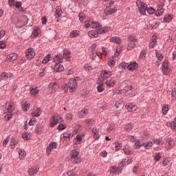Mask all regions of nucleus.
<instances>
[{
    "instance_id": "obj_16",
    "label": "nucleus",
    "mask_w": 176,
    "mask_h": 176,
    "mask_svg": "<svg viewBox=\"0 0 176 176\" xmlns=\"http://www.w3.org/2000/svg\"><path fill=\"white\" fill-rule=\"evenodd\" d=\"M85 135H86V134H85V133H80V134L77 135L76 138L75 139V143L77 145L82 144V142H83V138H85Z\"/></svg>"
},
{
    "instance_id": "obj_28",
    "label": "nucleus",
    "mask_w": 176,
    "mask_h": 176,
    "mask_svg": "<svg viewBox=\"0 0 176 176\" xmlns=\"http://www.w3.org/2000/svg\"><path fill=\"white\" fill-rule=\"evenodd\" d=\"M85 127H90L94 124H95L96 121H94V119L93 118H89L85 120Z\"/></svg>"
},
{
    "instance_id": "obj_10",
    "label": "nucleus",
    "mask_w": 176,
    "mask_h": 176,
    "mask_svg": "<svg viewBox=\"0 0 176 176\" xmlns=\"http://www.w3.org/2000/svg\"><path fill=\"white\" fill-rule=\"evenodd\" d=\"M26 58L28 60H32L35 57V50L33 48H29L25 52Z\"/></svg>"
},
{
    "instance_id": "obj_4",
    "label": "nucleus",
    "mask_w": 176,
    "mask_h": 176,
    "mask_svg": "<svg viewBox=\"0 0 176 176\" xmlns=\"http://www.w3.org/2000/svg\"><path fill=\"white\" fill-rule=\"evenodd\" d=\"M63 122V117L59 115L53 116L50 119V127H54L56 124Z\"/></svg>"
},
{
    "instance_id": "obj_38",
    "label": "nucleus",
    "mask_w": 176,
    "mask_h": 176,
    "mask_svg": "<svg viewBox=\"0 0 176 176\" xmlns=\"http://www.w3.org/2000/svg\"><path fill=\"white\" fill-rule=\"evenodd\" d=\"M67 176H78V170L74 168L67 172Z\"/></svg>"
},
{
    "instance_id": "obj_17",
    "label": "nucleus",
    "mask_w": 176,
    "mask_h": 176,
    "mask_svg": "<svg viewBox=\"0 0 176 176\" xmlns=\"http://www.w3.org/2000/svg\"><path fill=\"white\" fill-rule=\"evenodd\" d=\"M0 76L2 80H7V79H12V78H13V74H12V73L2 72Z\"/></svg>"
},
{
    "instance_id": "obj_35",
    "label": "nucleus",
    "mask_w": 176,
    "mask_h": 176,
    "mask_svg": "<svg viewBox=\"0 0 176 176\" xmlns=\"http://www.w3.org/2000/svg\"><path fill=\"white\" fill-rule=\"evenodd\" d=\"M7 60H8V61H15V60H17V54H10L7 57Z\"/></svg>"
},
{
    "instance_id": "obj_26",
    "label": "nucleus",
    "mask_w": 176,
    "mask_h": 176,
    "mask_svg": "<svg viewBox=\"0 0 176 176\" xmlns=\"http://www.w3.org/2000/svg\"><path fill=\"white\" fill-rule=\"evenodd\" d=\"M88 113H89L88 109H82L81 111H80L78 113V118L82 119V118H85V116H86V115H87Z\"/></svg>"
},
{
    "instance_id": "obj_56",
    "label": "nucleus",
    "mask_w": 176,
    "mask_h": 176,
    "mask_svg": "<svg viewBox=\"0 0 176 176\" xmlns=\"http://www.w3.org/2000/svg\"><path fill=\"white\" fill-rule=\"evenodd\" d=\"M84 69L86 71V72H90V71H92L93 67L91 66L90 64H86L84 66Z\"/></svg>"
},
{
    "instance_id": "obj_49",
    "label": "nucleus",
    "mask_w": 176,
    "mask_h": 176,
    "mask_svg": "<svg viewBox=\"0 0 176 176\" xmlns=\"http://www.w3.org/2000/svg\"><path fill=\"white\" fill-rule=\"evenodd\" d=\"M109 30H110L109 28L104 27V28H100L98 30V33H99V34H105V33L108 32L109 31Z\"/></svg>"
},
{
    "instance_id": "obj_62",
    "label": "nucleus",
    "mask_w": 176,
    "mask_h": 176,
    "mask_svg": "<svg viewBox=\"0 0 176 176\" xmlns=\"http://www.w3.org/2000/svg\"><path fill=\"white\" fill-rule=\"evenodd\" d=\"M115 148H116V151H119V149H120V148H122V143L120 142H115Z\"/></svg>"
},
{
    "instance_id": "obj_5",
    "label": "nucleus",
    "mask_w": 176,
    "mask_h": 176,
    "mask_svg": "<svg viewBox=\"0 0 176 176\" xmlns=\"http://www.w3.org/2000/svg\"><path fill=\"white\" fill-rule=\"evenodd\" d=\"M137 42H138V39L135 38V36H129V43L128 44V46L126 47L127 50H133L134 47H135L137 45Z\"/></svg>"
},
{
    "instance_id": "obj_57",
    "label": "nucleus",
    "mask_w": 176,
    "mask_h": 176,
    "mask_svg": "<svg viewBox=\"0 0 176 176\" xmlns=\"http://www.w3.org/2000/svg\"><path fill=\"white\" fill-rule=\"evenodd\" d=\"M83 129V126L80 125H76L74 129V133L76 134V133H80Z\"/></svg>"
},
{
    "instance_id": "obj_47",
    "label": "nucleus",
    "mask_w": 176,
    "mask_h": 176,
    "mask_svg": "<svg viewBox=\"0 0 176 176\" xmlns=\"http://www.w3.org/2000/svg\"><path fill=\"white\" fill-rule=\"evenodd\" d=\"M22 109L23 111H27L28 109H30V102H24L22 105Z\"/></svg>"
},
{
    "instance_id": "obj_32",
    "label": "nucleus",
    "mask_w": 176,
    "mask_h": 176,
    "mask_svg": "<svg viewBox=\"0 0 176 176\" xmlns=\"http://www.w3.org/2000/svg\"><path fill=\"white\" fill-rule=\"evenodd\" d=\"M168 127H170L171 130L176 131V122L174 121H170L166 123Z\"/></svg>"
},
{
    "instance_id": "obj_54",
    "label": "nucleus",
    "mask_w": 176,
    "mask_h": 176,
    "mask_svg": "<svg viewBox=\"0 0 176 176\" xmlns=\"http://www.w3.org/2000/svg\"><path fill=\"white\" fill-rule=\"evenodd\" d=\"M132 129H133V125L130 123L126 124L124 126L125 131H127L128 133L131 131Z\"/></svg>"
},
{
    "instance_id": "obj_63",
    "label": "nucleus",
    "mask_w": 176,
    "mask_h": 176,
    "mask_svg": "<svg viewBox=\"0 0 176 176\" xmlns=\"http://www.w3.org/2000/svg\"><path fill=\"white\" fill-rule=\"evenodd\" d=\"M168 112V106L164 105V107H162L163 115H167Z\"/></svg>"
},
{
    "instance_id": "obj_44",
    "label": "nucleus",
    "mask_w": 176,
    "mask_h": 176,
    "mask_svg": "<svg viewBox=\"0 0 176 176\" xmlns=\"http://www.w3.org/2000/svg\"><path fill=\"white\" fill-rule=\"evenodd\" d=\"M175 144V143L174 142V140H173V139L168 138L166 140V146H174Z\"/></svg>"
},
{
    "instance_id": "obj_43",
    "label": "nucleus",
    "mask_w": 176,
    "mask_h": 176,
    "mask_svg": "<svg viewBox=\"0 0 176 176\" xmlns=\"http://www.w3.org/2000/svg\"><path fill=\"white\" fill-rule=\"evenodd\" d=\"M52 60V55L47 54L43 60V64H47Z\"/></svg>"
},
{
    "instance_id": "obj_13",
    "label": "nucleus",
    "mask_w": 176,
    "mask_h": 176,
    "mask_svg": "<svg viewBox=\"0 0 176 176\" xmlns=\"http://www.w3.org/2000/svg\"><path fill=\"white\" fill-rule=\"evenodd\" d=\"M105 83L107 87H113L116 84V78H115V77H111L107 80Z\"/></svg>"
},
{
    "instance_id": "obj_53",
    "label": "nucleus",
    "mask_w": 176,
    "mask_h": 176,
    "mask_svg": "<svg viewBox=\"0 0 176 176\" xmlns=\"http://www.w3.org/2000/svg\"><path fill=\"white\" fill-rule=\"evenodd\" d=\"M120 68H122V69H129V63L122 62L119 65Z\"/></svg>"
},
{
    "instance_id": "obj_15",
    "label": "nucleus",
    "mask_w": 176,
    "mask_h": 176,
    "mask_svg": "<svg viewBox=\"0 0 176 176\" xmlns=\"http://www.w3.org/2000/svg\"><path fill=\"white\" fill-rule=\"evenodd\" d=\"M57 148V143L52 142V143H50L47 148V154L50 155L52 153V151L54 149H56Z\"/></svg>"
},
{
    "instance_id": "obj_59",
    "label": "nucleus",
    "mask_w": 176,
    "mask_h": 176,
    "mask_svg": "<svg viewBox=\"0 0 176 176\" xmlns=\"http://www.w3.org/2000/svg\"><path fill=\"white\" fill-rule=\"evenodd\" d=\"M57 129H58L60 131H61V130H65V129H67V124H63V123L59 124L58 126V127H57Z\"/></svg>"
},
{
    "instance_id": "obj_33",
    "label": "nucleus",
    "mask_w": 176,
    "mask_h": 176,
    "mask_svg": "<svg viewBox=\"0 0 176 176\" xmlns=\"http://www.w3.org/2000/svg\"><path fill=\"white\" fill-rule=\"evenodd\" d=\"M153 146V140L143 143V146L145 149H150Z\"/></svg>"
},
{
    "instance_id": "obj_46",
    "label": "nucleus",
    "mask_w": 176,
    "mask_h": 176,
    "mask_svg": "<svg viewBox=\"0 0 176 176\" xmlns=\"http://www.w3.org/2000/svg\"><path fill=\"white\" fill-rule=\"evenodd\" d=\"M163 13H164V8H157L155 14L157 17H160V16H163Z\"/></svg>"
},
{
    "instance_id": "obj_25",
    "label": "nucleus",
    "mask_w": 176,
    "mask_h": 176,
    "mask_svg": "<svg viewBox=\"0 0 176 176\" xmlns=\"http://www.w3.org/2000/svg\"><path fill=\"white\" fill-rule=\"evenodd\" d=\"M138 68V64L137 62H132L130 64H129L128 69L129 71H135V69H137Z\"/></svg>"
},
{
    "instance_id": "obj_11",
    "label": "nucleus",
    "mask_w": 176,
    "mask_h": 176,
    "mask_svg": "<svg viewBox=\"0 0 176 176\" xmlns=\"http://www.w3.org/2000/svg\"><path fill=\"white\" fill-rule=\"evenodd\" d=\"M20 141L19 140V138L16 137L12 138L10 142V146L11 149H14L16 146H17L19 144Z\"/></svg>"
},
{
    "instance_id": "obj_61",
    "label": "nucleus",
    "mask_w": 176,
    "mask_h": 176,
    "mask_svg": "<svg viewBox=\"0 0 176 176\" xmlns=\"http://www.w3.org/2000/svg\"><path fill=\"white\" fill-rule=\"evenodd\" d=\"M170 164V159L166 158L162 161V166L166 167V166H168Z\"/></svg>"
},
{
    "instance_id": "obj_8",
    "label": "nucleus",
    "mask_w": 176,
    "mask_h": 176,
    "mask_svg": "<svg viewBox=\"0 0 176 176\" xmlns=\"http://www.w3.org/2000/svg\"><path fill=\"white\" fill-rule=\"evenodd\" d=\"M133 87L131 85L129 86H124V82L122 84V85L120 87L119 91L117 92V94H122V93H126V91H129V90H132Z\"/></svg>"
},
{
    "instance_id": "obj_37",
    "label": "nucleus",
    "mask_w": 176,
    "mask_h": 176,
    "mask_svg": "<svg viewBox=\"0 0 176 176\" xmlns=\"http://www.w3.org/2000/svg\"><path fill=\"white\" fill-rule=\"evenodd\" d=\"M62 14H63V11L61 10V8L57 7L55 12V16L56 19H58V17H61Z\"/></svg>"
},
{
    "instance_id": "obj_1",
    "label": "nucleus",
    "mask_w": 176,
    "mask_h": 176,
    "mask_svg": "<svg viewBox=\"0 0 176 176\" xmlns=\"http://www.w3.org/2000/svg\"><path fill=\"white\" fill-rule=\"evenodd\" d=\"M8 113L5 116L4 119L8 122V120H10L12 116V112L14 111V104L13 102H10L8 104V107L7 108Z\"/></svg>"
},
{
    "instance_id": "obj_21",
    "label": "nucleus",
    "mask_w": 176,
    "mask_h": 176,
    "mask_svg": "<svg viewBox=\"0 0 176 176\" xmlns=\"http://www.w3.org/2000/svg\"><path fill=\"white\" fill-rule=\"evenodd\" d=\"M64 61V56L61 54H58L54 58V63H63Z\"/></svg>"
},
{
    "instance_id": "obj_55",
    "label": "nucleus",
    "mask_w": 176,
    "mask_h": 176,
    "mask_svg": "<svg viewBox=\"0 0 176 176\" xmlns=\"http://www.w3.org/2000/svg\"><path fill=\"white\" fill-rule=\"evenodd\" d=\"M39 34V28H36L32 34V38H36Z\"/></svg>"
},
{
    "instance_id": "obj_24",
    "label": "nucleus",
    "mask_w": 176,
    "mask_h": 176,
    "mask_svg": "<svg viewBox=\"0 0 176 176\" xmlns=\"http://www.w3.org/2000/svg\"><path fill=\"white\" fill-rule=\"evenodd\" d=\"M116 8H111L107 7L104 10V14L107 16H111V14H113V13H116Z\"/></svg>"
},
{
    "instance_id": "obj_19",
    "label": "nucleus",
    "mask_w": 176,
    "mask_h": 176,
    "mask_svg": "<svg viewBox=\"0 0 176 176\" xmlns=\"http://www.w3.org/2000/svg\"><path fill=\"white\" fill-rule=\"evenodd\" d=\"M49 89L51 93H54L58 90V84L56 82H51L49 85Z\"/></svg>"
},
{
    "instance_id": "obj_50",
    "label": "nucleus",
    "mask_w": 176,
    "mask_h": 176,
    "mask_svg": "<svg viewBox=\"0 0 176 176\" xmlns=\"http://www.w3.org/2000/svg\"><path fill=\"white\" fill-rule=\"evenodd\" d=\"M155 56L159 61H163V58H164V55L160 52H155Z\"/></svg>"
},
{
    "instance_id": "obj_60",
    "label": "nucleus",
    "mask_w": 176,
    "mask_h": 176,
    "mask_svg": "<svg viewBox=\"0 0 176 176\" xmlns=\"http://www.w3.org/2000/svg\"><path fill=\"white\" fill-rule=\"evenodd\" d=\"M125 155H133V149L131 148H123Z\"/></svg>"
},
{
    "instance_id": "obj_34",
    "label": "nucleus",
    "mask_w": 176,
    "mask_h": 176,
    "mask_svg": "<svg viewBox=\"0 0 176 176\" xmlns=\"http://www.w3.org/2000/svg\"><path fill=\"white\" fill-rule=\"evenodd\" d=\"M38 171V168H31L28 169V174L30 176L35 175V174H36Z\"/></svg>"
},
{
    "instance_id": "obj_36",
    "label": "nucleus",
    "mask_w": 176,
    "mask_h": 176,
    "mask_svg": "<svg viewBox=\"0 0 176 176\" xmlns=\"http://www.w3.org/2000/svg\"><path fill=\"white\" fill-rule=\"evenodd\" d=\"M115 64H116V62H115V56H111L109 58V60H108V65L109 67H114L115 66Z\"/></svg>"
},
{
    "instance_id": "obj_52",
    "label": "nucleus",
    "mask_w": 176,
    "mask_h": 176,
    "mask_svg": "<svg viewBox=\"0 0 176 176\" xmlns=\"http://www.w3.org/2000/svg\"><path fill=\"white\" fill-rule=\"evenodd\" d=\"M16 152H18L21 159L25 157V153H24V151L23 150L17 148Z\"/></svg>"
},
{
    "instance_id": "obj_18",
    "label": "nucleus",
    "mask_w": 176,
    "mask_h": 176,
    "mask_svg": "<svg viewBox=\"0 0 176 176\" xmlns=\"http://www.w3.org/2000/svg\"><path fill=\"white\" fill-rule=\"evenodd\" d=\"M63 55V58H65L66 61H71L72 56L71 55V52L69 51V50H64Z\"/></svg>"
},
{
    "instance_id": "obj_58",
    "label": "nucleus",
    "mask_w": 176,
    "mask_h": 176,
    "mask_svg": "<svg viewBox=\"0 0 176 176\" xmlns=\"http://www.w3.org/2000/svg\"><path fill=\"white\" fill-rule=\"evenodd\" d=\"M22 137L23 140H26L27 141H28V140L31 139V134L29 133H25L22 135Z\"/></svg>"
},
{
    "instance_id": "obj_14",
    "label": "nucleus",
    "mask_w": 176,
    "mask_h": 176,
    "mask_svg": "<svg viewBox=\"0 0 176 176\" xmlns=\"http://www.w3.org/2000/svg\"><path fill=\"white\" fill-rule=\"evenodd\" d=\"M30 94L33 96V97H38V94H39V87L36 86H32L30 89Z\"/></svg>"
},
{
    "instance_id": "obj_6",
    "label": "nucleus",
    "mask_w": 176,
    "mask_h": 176,
    "mask_svg": "<svg viewBox=\"0 0 176 176\" xmlns=\"http://www.w3.org/2000/svg\"><path fill=\"white\" fill-rule=\"evenodd\" d=\"M85 27V28H101V24L98 21H87Z\"/></svg>"
},
{
    "instance_id": "obj_20",
    "label": "nucleus",
    "mask_w": 176,
    "mask_h": 176,
    "mask_svg": "<svg viewBox=\"0 0 176 176\" xmlns=\"http://www.w3.org/2000/svg\"><path fill=\"white\" fill-rule=\"evenodd\" d=\"M111 76H112L111 71L103 70L101 72V77L102 78V79H108V78H111Z\"/></svg>"
},
{
    "instance_id": "obj_30",
    "label": "nucleus",
    "mask_w": 176,
    "mask_h": 176,
    "mask_svg": "<svg viewBox=\"0 0 176 176\" xmlns=\"http://www.w3.org/2000/svg\"><path fill=\"white\" fill-rule=\"evenodd\" d=\"M98 35H100L98 30V31L91 30L88 32V36H89V38H97Z\"/></svg>"
},
{
    "instance_id": "obj_22",
    "label": "nucleus",
    "mask_w": 176,
    "mask_h": 176,
    "mask_svg": "<svg viewBox=\"0 0 176 176\" xmlns=\"http://www.w3.org/2000/svg\"><path fill=\"white\" fill-rule=\"evenodd\" d=\"M54 71L55 72H62V71H64V66L57 63L54 67Z\"/></svg>"
},
{
    "instance_id": "obj_64",
    "label": "nucleus",
    "mask_w": 176,
    "mask_h": 176,
    "mask_svg": "<svg viewBox=\"0 0 176 176\" xmlns=\"http://www.w3.org/2000/svg\"><path fill=\"white\" fill-rule=\"evenodd\" d=\"M171 96L173 100H176V88L173 89Z\"/></svg>"
},
{
    "instance_id": "obj_31",
    "label": "nucleus",
    "mask_w": 176,
    "mask_h": 176,
    "mask_svg": "<svg viewBox=\"0 0 176 176\" xmlns=\"http://www.w3.org/2000/svg\"><path fill=\"white\" fill-rule=\"evenodd\" d=\"M92 135H93L94 140H98V138H100V133L98 132V129H97V128L93 129Z\"/></svg>"
},
{
    "instance_id": "obj_3",
    "label": "nucleus",
    "mask_w": 176,
    "mask_h": 176,
    "mask_svg": "<svg viewBox=\"0 0 176 176\" xmlns=\"http://www.w3.org/2000/svg\"><path fill=\"white\" fill-rule=\"evenodd\" d=\"M136 5L140 13H141V14H145L146 9H148V6L145 3L141 1V0H138Z\"/></svg>"
},
{
    "instance_id": "obj_12",
    "label": "nucleus",
    "mask_w": 176,
    "mask_h": 176,
    "mask_svg": "<svg viewBox=\"0 0 176 176\" xmlns=\"http://www.w3.org/2000/svg\"><path fill=\"white\" fill-rule=\"evenodd\" d=\"M110 173L111 174H113V175H118L122 173V168L119 167V166L118 167L113 166L110 168Z\"/></svg>"
},
{
    "instance_id": "obj_9",
    "label": "nucleus",
    "mask_w": 176,
    "mask_h": 176,
    "mask_svg": "<svg viewBox=\"0 0 176 176\" xmlns=\"http://www.w3.org/2000/svg\"><path fill=\"white\" fill-rule=\"evenodd\" d=\"M79 153L76 151H73L70 155L71 159H75L74 163H80L82 162V158H78V156Z\"/></svg>"
},
{
    "instance_id": "obj_41",
    "label": "nucleus",
    "mask_w": 176,
    "mask_h": 176,
    "mask_svg": "<svg viewBox=\"0 0 176 176\" xmlns=\"http://www.w3.org/2000/svg\"><path fill=\"white\" fill-rule=\"evenodd\" d=\"M171 20H173V16L170 14H166L164 17V21H165V23H170Z\"/></svg>"
},
{
    "instance_id": "obj_7",
    "label": "nucleus",
    "mask_w": 176,
    "mask_h": 176,
    "mask_svg": "<svg viewBox=\"0 0 176 176\" xmlns=\"http://www.w3.org/2000/svg\"><path fill=\"white\" fill-rule=\"evenodd\" d=\"M162 73L164 74V75H168V72H170V71H171V68L169 66L168 60H164L162 62Z\"/></svg>"
},
{
    "instance_id": "obj_51",
    "label": "nucleus",
    "mask_w": 176,
    "mask_h": 176,
    "mask_svg": "<svg viewBox=\"0 0 176 176\" xmlns=\"http://www.w3.org/2000/svg\"><path fill=\"white\" fill-rule=\"evenodd\" d=\"M162 155H163L162 153H156L154 156L155 162H159L162 159Z\"/></svg>"
},
{
    "instance_id": "obj_42",
    "label": "nucleus",
    "mask_w": 176,
    "mask_h": 176,
    "mask_svg": "<svg viewBox=\"0 0 176 176\" xmlns=\"http://www.w3.org/2000/svg\"><path fill=\"white\" fill-rule=\"evenodd\" d=\"M140 146H144V142L140 140H136L135 142V148L140 149Z\"/></svg>"
},
{
    "instance_id": "obj_29",
    "label": "nucleus",
    "mask_w": 176,
    "mask_h": 176,
    "mask_svg": "<svg viewBox=\"0 0 176 176\" xmlns=\"http://www.w3.org/2000/svg\"><path fill=\"white\" fill-rule=\"evenodd\" d=\"M110 42H113V43H117V45H120V43H122V39L118 36H113L110 38Z\"/></svg>"
},
{
    "instance_id": "obj_40",
    "label": "nucleus",
    "mask_w": 176,
    "mask_h": 176,
    "mask_svg": "<svg viewBox=\"0 0 176 176\" xmlns=\"http://www.w3.org/2000/svg\"><path fill=\"white\" fill-rule=\"evenodd\" d=\"M41 113H42V111H41V109H37L34 111L32 112V116L38 118V116H41Z\"/></svg>"
},
{
    "instance_id": "obj_45",
    "label": "nucleus",
    "mask_w": 176,
    "mask_h": 176,
    "mask_svg": "<svg viewBox=\"0 0 176 176\" xmlns=\"http://www.w3.org/2000/svg\"><path fill=\"white\" fill-rule=\"evenodd\" d=\"M155 46H156V36H153V40L149 44V47L153 49Z\"/></svg>"
},
{
    "instance_id": "obj_27",
    "label": "nucleus",
    "mask_w": 176,
    "mask_h": 176,
    "mask_svg": "<svg viewBox=\"0 0 176 176\" xmlns=\"http://www.w3.org/2000/svg\"><path fill=\"white\" fill-rule=\"evenodd\" d=\"M44 127H45V126H43V124H42L36 125V129H35L36 134H42L43 133Z\"/></svg>"
},
{
    "instance_id": "obj_23",
    "label": "nucleus",
    "mask_w": 176,
    "mask_h": 176,
    "mask_svg": "<svg viewBox=\"0 0 176 176\" xmlns=\"http://www.w3.org/2000/svg\"><path fill=\"white\" fill-rule=\"evenodd\" d=\"M126 109L129 111V112H134V111H137L138 108L137 105L130 104L125 106Z\"/></svg>"
},
{
    "instance_id": "obj_39",
    "label": "nucleus",
    "mask_w": 176,
    "mask_h": 176,
    "mask_svg": "<svg viewBox=\"0 0 176 176\" xmlns=\"http://www.w3.org/2000/svg\"><path fill=\"white\" fill-rule=\"evenodd\" d=\"M79 30H73L70 32L69 36L71 38H77V36H79Z\"/></svg>"
},
{
    "instance_id": "obj_48",
    "label": "nucleus",
    "mask_w": 176,
    "mask_h": 176,
    "mask_svg": "<svg viewBox=\"0 0 176 176\" xmlns=\"http://www.w3.org/2000/svg\"><path fill=\"white\" fill-rule=\"evenodd\" d=\"M153 144H155L156 145H162L164 144V142L162 139H153Z\"/></svg>"
},
{
    "instance_id": "obj_2",
    "label": "nucleus",
    "mask_w": 176,
    "mask_h": 176,
    "mask_svg": "<svg viewBox=\"0 0 176 176\" xmlns=\"http://www.w3.org/2000/svg\"><path fill=\"white\" fill-rule=\"evenodd\" d=\"M69 88L70 93L76 91V89H78V78H71L69 80Z\"/></svg>"
}]
</instances>
